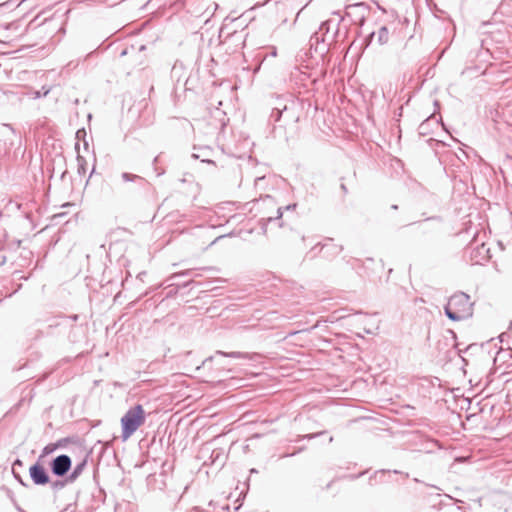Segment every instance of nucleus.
Instances as JSON below:
<instances>
[{
	"label": "nucleus",
	"instance_id": "nucleus-1",
	"mask_svg": "<svg viewBox=\"0 0 512 512\" xmlns=\"http://www.w3.org/2000/svg\"><path fill=\"white\" fill-rule=\"evenodd\" d=\"M146 421V412L142 405L137 404L130 407L122 416L120 423L122 428V439L128 440Z\"/></svg>",
	"mask_w": 512,
	"mask_h": 512
},
{
	"label": "nucleus",
	"instance_id": "nucleus-3",
	"mask_svg": "<svg viewBox=\"0 0 512 512\" xmlns=\"http://www.w3.org/2000/svg\"><path fill=\"white\" fill-rule=\"evenodd\" d=\"M70 466V458L67 455H60L54 459L52 463V470L54 474L62 476L69 471Z\"/></svg>",
	"mask_w": 512,
	"mask_h": 512
},
{
	"label": "nucleus",
	"instance_id": "nucleus-2",
	"mask_svg": "<svg viewBox=\"0 0 512 512\" xmlns=\"http://www.w3.org/2000/svg\"><path fill=\"white\" fill-rule=\"evenodd\" d=\"M445 312L453 321H461L469 317L472 314L470 297L464 293L454 294L450 297Z\"/></svg>",
	"mask_w": 512,
	"mask_h": 512
},
{
	"label": "nucleus",
	"instance_id": "nucleus-4",
	"mask_svg": "<svg viewBox=\"0 0 512 512\" xmlns=\"http://www.w3.org/2000/svg\"><path fill=\"white\" fill-rule=\"evenodd\" d=\"M30 476L35 484L44 485L49 482V477L42 465L35 464L30 467Z\"/></svg>",
	"mask_w": 512,
	"mask_h": 512
}]
</instances>
